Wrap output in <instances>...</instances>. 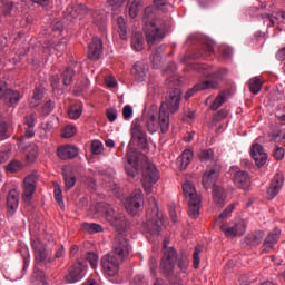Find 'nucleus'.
Wrapping results in <instances>:
<instances>
[{
  "label": "nucleus",
  "instance_id": "nucleus-1",
  "mask_svg": "<svg viewBox=\"0 0 285 285\" xmlns=\"http://www.w3.org/2000/svg\"><path fill=\"white\" fill-rule=\"evenodd\" d=\"M98 206L101 213H104L106 222L118 232V235H116L114 239L110 254L121 259V262L128 259V255H130V244L128 243V238L124 235V232L128 230L129 226L126 216L115 212V208L107 203H100Z\"/></svg>",
  "mask_w": 285,
  "mask_h": 285
},
{
  "label": "nucleus",
  "instance_id": "nucleus-2",
  "mask_svg": "<svg viewBox=\"0 0 285 285\" xmlns=\"http://www.w3.org/2000/svg\"><path fill=\"white\" fill-rule=\"evenodd\" d=\"M180 101L181 89L175 88L169 92V96L167 97L166 101L160 105L158 120L155 114H148L146 126L150 135H155V132L159 130V126L163 135H166V132L170 130V115L168 114V110L171 114L177 112V110H179Z\"/></svg>",
  "mask_w": 285,
  "mask_h": 285
},
{
  "label": "nucleus",
  "instance_id": "nucleus-3",
  "mask_svg": "<svg viewBox=\"0 0 285 285\" xmlns=\"http://www.w3.org/2000/svg\"><path fill=\"white\" fill-rule=\"evenodd\" d=\"M153 13V8L147 7L145 9V17H144V32L146 37V42L149 48L153 46H157V43H161L164 39H166V21L161 18H155L148 22V17Z\"/></svg>",
  "mask_w": 285,
  "mask_h": 285
},
{
  "label": "nucleus",
  "instance_id": "nucleus-4",
  "mask_svg": "<svg viewBox=\"0 0 285 285\" xmlns=\"http://www.w3.org/2000/svg\"><path fill=\"white\" fill-rule=\"evenodd\" d=\"M183 193L188 202L189 217H191V219H197V217H199V210L202 208V196L198 195L195 185H193V183L188 180L185 181L183 185Z\"/></svg>",
  "mask_w": 285,
  "mask_h": 285
},
{
  "label": "nucleus",
  "instance_id": "nucleus-5",
  "mask_svg": "<svg viewBox=\"0 0 285 285\" xmlns=\"http://www.w3.org/2000/svg\"><path fill=\"white\" fill-rule=\"evenodd\" d=\"M175 259H177V252L173 248L166 249L160 264L163 275L169 277L173 285H184L181 279L175 282V277H173L175 275Z\"/></svg>",
  "mask_w": 285,
  "mask_h": 285
},
{
  "label": "nucleus",
  "instance_id": "nucleus-6",
  "mask_svg": "<svg viewBox=\"0 0 285 285\" xmlns=\"http://www.w3.org/2000/svg\"><path fill=\"white\" fill-rule=\"evenodd\" d=\"M141 181L145 193L150 195L153 193V186L159 181V169H157L155 164L148 163L145 165Z\"/></svg>",
  "mask_w": 285,
  "mask_h": 285
},
{
  "label": "nucleus",
  "instance_id": "nucleus-7",
  "mask_svg": "<svg viewBox=\"0 0 285 285\" xmlns=\"http://www.w3.org/2000/svg\"><path fill=\"white\" fill-rule=\"evenodd\" d=\"M155 207L153 209L154 218L144 223L142 228L145 233L149 235L157 236L161 233V225L164 224V214L159 213V208H157V200L153 198Z\"/></svg>",
  "mask_w": 285,
  "mask_h": 285
},
{
  "label": "nucleus",
  "instance_id": "nucleus-8",
  "mask_svg": "<svg viewBox=\"0 0 285 285\" xmlns=\"http://www.w3.org/2000/svg\"><path fill=\"white\" fill-rule=\"evenodd\" d=\"M220 230L225 237H242L246 233V222L244 218H235L229 224L220 225Z\"/></svg>",
  "mask_w": 285,
  "mask_h": 285
},
{
  "label": "nucleus",
  "instance_id": "nucleus-9",
  "mask_svg": "<svg viewBox=\"0 0 285 285\" xmlns=\"http://www.w3.org/2000/svg\"><path fill=\"white\" fill-rule=\"evenodd\" d=\"M121 258L117 257L115 254H107L101 258V266L105 275L109 277H115L119 273V266L121 264Z\"/></svg>",
  "mask_w": 285,
  "mask_h": 285
},
{
  "label": "nucleus",
  "instance_id": "nucleus-10",
  "mask_svg": "<svg viewBox=\"0 0 285 285\" xmlns=\"http://www.w3.org/2000/svg\"><path fill=\"white\" fill-rule=\"evenodd\" d=\"M144 205V191L135 189L125 202V208L129 215H137Z\"/></svg>",
  "mask_w": 285,
  "mask_h": 285
},
{
  "label": "nucleus",
  "instance_id": "nucleus-11",
  "mask_svg": "<svg viewBox=\"0 0 285 285\" xmlns=\"http://www.w3.org/2000/svg\"><path fill=\"white\" fill-rule=\"evenodd\" d=\"M86 276V265L81 262H76L69 273L66 275L65 279L67 284H77V282H81Z\"/></svg>",
  "mask_w": 285,
  "mask_h": 285
},
{
  "label": "nucleus",
  "instance_id": "nucleus-12",
  "mask_svg": "<svg viewBox=\"0 0 285 285\" xmlns=\"http://www.w3.org/2000/svg\"><path fill=\"white\" fill-rule=\"evenodd\" d=\"M37 180L38 177L36 174H30L24 178L22 199L27 204H30V202H32V196L35 195V190H37Z\"/></svg>",
  "mask_w": 285,
  "mask_h": 285
},
{
  "label": "nucleus",
  "instance_id": "nucleus-13",
  "mask_svg": "<svg viewBox=\"0 0 285 285\" xmlns=\"http://www.w3.org/2000/svg\"><path fill=\"white\" fill-rule=\"evenodd\" d=\"M250 155L258 168H262V166L268 161V154H266L264 147L259 144H254L252 146Z\"/></svg>",
  "mask_w": 285,
  "mask_h": 285
},
{
  "label": "nucleus",
  "instance_id": "nucleus-14",
  "mask_svg": "<svg viewBox=\"0 0 285 285\" xmlns=\"http://www.w3.org/2000/svg\"><path fill=\"white\" fill-rule=\"evenodd\" d=\"M284 174H276L271 181V186L267 189V198L275 199L279 195V190L284 187Z\"/></svg>",
  "mask_w": 285,
  "mask_h": 285
},
{
  "label": "nucleus",
  "instance_id": "nucleus-15",
  "mask_svg": "<svg viewBox=\"0 0 285 285\" xmlns=\"http://www.w3.org/2000/svg\"><path fill=\"white\" fill-rule=\"evenodd\" d=\"M131 137L136 141H138V145L140 148H147L148 147V135L144 130V127L140 124H134L131 127Z\"/></svg>",
  "mask_w": 285,
  "mask_h": 285
},
{
  "label": "nucleus",
  "instance_id": "nucleus-16",
  "mask_svg": "<svg viewBox=\"0 0 285 285\" xmlns=\"http://www.w3.org/2000/svg\"><path fill=\"white\" fill-rule=\"evenodd\" d=\"M104 53V42L95 37L92 41L89 43L88 57L92 61H97L101 59V55Z\"/></svg>",
  "mask_w": 285,
  "mask_h": 285
},
{
  "label": "nucleus",
  "instance_id": "nucleus-17",
  "mask_svg": "<svg viewBox=\"0 0 285 285\" xmlns=\"http://www.w3.org/2000/svg\"><path fill=\"white\" fill-rule=\"evenodd\" d=\"M126 173L129 177H137L139 175V160L137 159V154L135 151L127 153Z\"/></svg>",
  "mask_w": 285,
  "mask_h": 285
},
{
  "label": "nucleus",
  "instance_id": "nucleus-18",
  "mask_svg": "<svg viewBox=\"0 0 285 285\" xmlns=\"http://www.w3.org/2000/svg\"><path fill=\"white\" fill-rule=\"evenodd\" d=\"M31 246L35 252L36 262H46L48 259V252L46 250V245L42 244L41 239L35 238L31 240Z\"/></svg>",
  "mask_w": 285,
  "mask_h": 285
},
{
  "label": "nucleus",
  "instance_id": "nucleus-19",
  "mask_svg": "<svg viewBox=\"0 0 285 285\" xmlns=\"http://www.w3.org/2000/svg\"><path fill=\"white\" fill-rule=\"evenodd\" d=\"M66 14L71 19H83L88 14V8L83 4L75 3L67 8Z\"/></svg>",
  "mask_w": 285,
  "mask_h": 285
},
{
  "label": "nucleus",
  "instance_id": "nucleus-20",
  "mask_svg": "<svg viewBox=\"0 0 285 285\" xmlns=\"http://www.w3.org/2000/svg\"><path fill=\"white\" fill-rule=\"evenodd\" d=\"M234 184L242 190H248V188H250V176L244 170L236 171L234 175Z\"/></svg>",
  "mask_w": 285,
  "mask_h": 285
},
{
  "label": "nucleus",
  "instance_id": "nucleus-21",
  "mask_svg": "<svg viewBox=\"0 0 285 285\" xmlns=\"http://www.w3.org/2000/svg\"><path fill=\"white\" fill-rule=\"evenodd\" d=\"M57 155L59 159H75L79 155V149L72 145L60 146L57 149Z\"/></svg>",
  "mask_w": 285,
  "mask_h": 285
},
{
  "label": "nucleus",
  "instance_id": "nucleus-22",
  "mask_svg": "<svg viewBox=\"0 0 285 285\" xmlns=\"http://www.w3.org/2000/svg\"><path fill=\"white\" fill-rule=\"evenodd\" d=\"M281 233L279 229L275 228L266 236L263 244V253H271L273 250V246L279 242Z\"/></svg>",
  "mask_w": 285,
  "mask_h": 285
},
{
  "label": "nucleus",
  "instance_id": "nucleus-23",
  "mask_svg": "<svg viewBox=\"0 0 285 285\" xmlns=\"http://www.w3.org/2000/svg\"><path fill=\"white\" fill-rule=\"evenodd\" d=\"M131 75L138 83L146 81V75H148V66L144 62H136L131 69Z\"/></svg>",
  "mask_w": 285,
  "mask_h": 285
},
{
  "label": "nucleus",
  "instance_id": "nucleus-24",
  "mask_svg": "<svg viewBox=\"0 0 285 285\" xmlns=\"http://www.w3.org/2000/svg\"><path fill=\"white\" fill-rule=\"evenodd\" d=\"M7 208L9 215H14L17 208H19V191L12 189L9 191L7 197Z\"/></svg>",
  "mask_w": 285,
  "mask_h": 285
},
{
  "label": "nucleus",
  "instance_id": "nucleus-25",
  "mask_svg": "<svg viewBox=\"0 0 285 285\" xmlns=\"http://www.w3.org/2000/svg\"><path fill=\"white\" fill-rule=\"evenodd\" d=\"M217 177L219 174L215 169H208L203 175L202 185L203 187L208 190V188H213L215 186V181H217Z\"/></svg>",
  "mask_w": 285,
  "mask_h": 285
},
{
  "label": "nucleus",
  "instance_id": "nucleus-26",
  "mask_svg": "<svg viewBox=\"0 0 285 285\" xmlns=\"http://www.w3.org/2000/svg\"><path fill=\"white\" fill-rule=\"evenodd\" d=\"M193 157H195L193 150L185 149L183 151V154L177 158V164L179 165L181 170H186V168H188L190 161H193Z\"/></svg>",
  "mask_w": 285,
  "mask_h": 285
},
{
  "label": "nucleus",
  "instance_id": "nucleus-27",
  "mask_svg": "<svg viewBox=\"0 0 285 285\" xmlns=\"http://www.w3.org/2000/svg\"><path fill=\"white\" fill-rule=\"evenodd\" d=\"M213 197L215 205L218 208H224V204H226V193L224 189L219 186H214L213 188Z\"/></svg>",
  "mask_w": 285,
  "mask_h": 285
},
{
  "label": "nucleus",
  "instance_id": "nucleus-28",
  "mask_svg": "<svg viewBox=\"0 0 285 285\" xmlns=\"http://www.w3.org/2000/svg\"><path fill=\"white\" fill-rule=\"evenodd\" d=\"M23 98V95L18 90L7 89L4 94V99L9 106H17L19 101Z\"/></svg>",
  "mask_w": 285,
  "mask_h": 285
},
{
  "label": "nucleus",
  "instance_id": "nucleus-29",
  "mask_svg": "<svg viewBox=\"0 0 285 285\" xmlns=\"http://www.w3.org/2000/svg\"><path fill=\"white\" fill-rule=\"evenodd\" d=\"M263 239H264V232L258 230V232H253L248 234L245 238V243L248 244L249 246H259Z\"/></svg>",
  "mask_w": 285,
  "mask_h": 285
},
{
  "label": "nucleus",
  "instance_id": "nucleus-30",
  "mask_svg": "<svg viewBox=\"0 0 285 285\" xmlns=\"http://www.w3.org/2000/svg\"><path fill=\"white\" fill-rule=\"evenodd\" d=\"M219 82L217 80H203L194 86V90H217Z\"/></svg>",
  "mask_w": 285,
  "mask_h": 285
},
{
  "label": "nucleus",
  "instance_id": "nucleus-31",
  "mask_svg": "<svg viewBox=\"0 0 285 285\" xmlns=\"http://www.w3.org/2000/svg\"><path fill=\"white\" fill-rule=\"evenodd\" d=\"M83 112V105L81 102L71 105L67 109V115L69 119H79Z\"/></svg>",
  "mask_w": 285,
  "mask_h": 285
},
{
  "label": "nucleus",
  "instance_id": "nucleus-32",
  "mask_svg": "<svg viewBox=\"0 0 285 285\" xmlns=\"http://www.w3.org/2000/svg\"><path fill=\"white\" fill-rule=\"evenodd\" d=\"M82 230L88 233L89 235H95L97 233H104V226L97 223H82L81 225Z\"/></svg>",
  "mask_w": 285,
  "mask_h": 285
},
{
  "label": "nucleus",
  "instance_id": "nucleus-33",
  "mask_svg": "<svg viewBox=\"0 0 285 285\" xmlns=\"http://www.w3.org/2000/svg\"><path fill=\"white\" fill-rule=\"evenodd\" d=\"M131 48L136 50V52H141L144 50V33L136 32L131 38Z\"/></svg>",
  "mask_w": 285,
  "mask_h": 285
},
{
  "label": "nucleus",
  "instance_id": "nucleus-34",
  "mask_svg": "<svg viewBox=\"0 0 285 285\" xmlns=\"http://www.w3.org/2000/svg\"><path fill=\"white\" fill-rule=\"evenodd\" d=\"M235 210V205H229L227 206L222 214L218 215V217L216 218V224L224 226L225 222L228 220V217H230V213H233Z\"/></svg>",
  "mask_w": 285,
  "mask_h": 285
},
{
  "label": "nucleus",
  "instance_id": "nucleus-35",
  "mask_svg": "<svg viewBox=\"0 0 285 285\" xmlns=\"http://www.w3.org/2000/svg\"><path fill=\"white\" fill-rule=\"evenodd\" d=\"M53 197L58 204V206H60L61 210H63L66 208V204L63 203V191L61 190V186H59V184L55 183L53 184Z\"/></svg>",
  "mask_w": 285,
  "mask_h": 285
},
{
  "label": "nucleus",
  "instance_id": "nucleus-36",
  "mask_svg": "<svg viewBox=\"0 0 285 285\" xmlns=\"http://www.w3.org/2000/svg\"><path fill=\"white\" fill-rule=\"evenodd\" d=\"M41 99H43V90H41V88L37 87L33 90V95L29 101L30 108H37V106H39V104H41Z\"/></svg>",
  "mask_w": 285,
  "mask_h": 285
},
{
  "label": "nucleus",
  "instance_id": "nucleus-37",
  "mask_svg": "<svg viewBox=\"0 0 285 285\" xmlns=\"http://www.w3.org/2000/svg\"><path fill=\"white\" fill-rule=\"evenodd\" d=\"M227 72L228 71H226V69H218L213 73L203 72V75L204 77H209L210 79H213V81H217V83H219V81H224Z\"/></svg>",
  "mask_w": 285,
  "mask_h": 285
},
{
  "label": "nucleus",
  "instance_id": "nucleus-38",
  "mask_svg": "<svg viewBox=\"0 0 285 285\" xmlns=\"http://www.w3.org/2000/svg\"><path fill=\"white\" fill-rule=\"evenodd\" d=\"M118 32L120 36V39L127 40L128 39V29L126 28V20L124 17L118 18Z\"/></svg>",
  "mask_w": 285,
  "mask_h": 285
},
{
  "label": "nucleus",
  "instance_id": "nucleus-39",
  "mask_svg": "<svg viewBox=\"0 0 285 285\" xmlns=\"http://www.w3.org/2000/svg\"><path fill=\"white\" fill-rule=\"evenodd\" d=\"M39 155V148L37 147V145L31 144L27 147V160L29 163L35 161V159H37Z\"/></svg>",
  "mask_w": 285,
  "mask_h": 285
},
{
  "label": "nucleus",
  "instance_id": "nucleus-40",
  "mask_svg": "<svg viewBox=\"0 0 285 285\" xmlns=\"http://www.w3.org/2000/svg\"><path fill=\"white\" fill-rule=\"evenodd\" d=\"M154 6L157 10H161L163 12L173 10V4H170L168 0H154Z\"/></svg>",
  "mask_w": 285,
  "mask_h": 285
},
{
  "label": "nucleus",
  "instance_id": "nucleus-41",
  "mask_svg": "<svg viewBox=\"0 0 285 285\" xmlns=\"http://www.w3.org/2000/svg\"><path fill=\"white\" fill-rule=\"evenodd\" d=\"M249 90L253 92V95H258V92L262 90V80L259 78L255 77L249 80Z\"/></svg>",
  "mask_w": 285,
  "mask_h": 285
},
{
  "label": "nucleus",
  "instance_id": "nucleus-42",
  "mask_svg": "<svg viewBox=\"0 0 285 285\" xmlns=\"http://www.w3.org/2000/svg\"><path fill=\"white\" fill-rule=\"evenodd\" d=\"M141 1L142 0H134L129 7V17L135 19L137 14H139V10H141Z\"/></svg>",
  "mask_w": 285,
  "mask_h": 285
},
{
  "label": "nucleus",
  "instance_id": "nucleus-43",
  "mask_svg": "<svg viewBox=\"0 0 285 285\" xmlns=\"http://www.w3.org/2000/svg\"><path fill=\"white\" fill-rule=\"evenodd\" d=\"M75 77V70L68 68L62 72V83L63 86H70L72 83V78Z\"/></svg>",
  "mask_w": 285,
  "mask_h": 285
},
{
  "label": "nucleus",
  "instance_id": "nucleus-44",
  "mask_svg": "<svg viewBox=\"0 0 285 285\" xmlns=\"http://www.w3.org/2000/svg\"><path fill=\"white\" fill-rule=\"evenodd\" d=\"M32 137H35V129L33 127H28L26 129L24 136L18 139V147L23 148V142L26 139H32Z\"/></svg>",
  "mask_w": 285,
  "mask_h": 285
},
{
  "label": "nucleus",
  "instance_id": "nucleus-45",
  "mask_svg": "<svg viewBox=\"0 0 285 285\" xmlns=\"http://www.w3.org/2000/svg\"><path fill=\"white\" fill-rule=\"evenodd\" d=\"M200 161H213V158L215 157V153L213 149H204L198 155Z\"/></svg>",
  "mask_w": 285,
  "mask_h": 285
},
{
  "label": "nucleus",
  "instance_id": "nucleus-46",
  "mask_svg": "<svg viewBox=\"0 0 285 285\" xmlns=\"http://www.w3.org/2000/svg\"><path fill=\"white\" fill-rule=\"evenodd\" d=\"M76 134H77V128H75V126L72 125H68L63 128L61 132V137L63 139H70L71 137H75Z\"/></svg>",
  "mask_w": 285,
  "mask_h": 285
},
{
  "label": "nucleus",
  "instance_id": "nucleus-47",
  "mask_svg": "<svg viewBox=\"0 0 285 285\" xmlns=\"http://www.w3.org/2000/svg\"><path fill=\"white\" fill-rule=\"evenodd\" d=\"M226 102V95L219 94L212 104V110H218Z\"/></svg>",
  "mask_w": 285,
  "mask_h": 285
},
{
  "label": "nucleus",
  "instance_id": "nucleus-48",
  "mask_svg": "<svg viewBox=\"0 0 285 285\" xmlns=\"http://www.w3.org/2000/svg\"><path fill=\"white\" fill-rule=\"evenodd\" d=\"M125 2L126 0H107V8H109V10L112 12H117V10H119Z\"/></svg>",
  "mask_w": 285,
  "mask_h": 285
},
{
  "label": "nucleus",
  "instance_id": "nucleus-49",
  "mask_svg": "<svg viewBox=\"0 0 285 285\" xmlns=\"http://www.w3.org/2000/svg\"><path fill=\"white\" fill-rule=\"evenodd\" d=\"M86 259L89 262L91 268H97L99 264V256L95 252L87 253Z\"/></svg>",
  "mask_w": 285,
  "mask_h": 285
},
{
  "label": "nucleus",
  "instance_id": "nucleus-50",
  "mask_svg": "<svg viewBox=\"0 0 285 285\" xmlns=\"http://www.w3.org/2000/svg\"><path fill=\"white\" fill-rule=\"evenodd\" d=\"M63 179H65V190H70L71 188H75V184H77V178H75V176L65 174Z\"/></svg>",
  "mask_w": 285,
  "mask_h": 285
},
{
  "label": "nucleus",
  "instance_id": "nucleus-51",
  "mask_svg": "<svg viewBox=\"0 0 285 285\" xmlns=\"http://www.w3.org/2000/svg\"><path fill=\"white\" fill-rule=\"evenodd\" d=\"M91 153L94 155H101V153H104V144L99 140H94L91 142Z\"/></svg>",
  "mask_w": 285,
  "mask_h": 285
},
{
  "label": "nucleus",
  "instance_id": "nucleus-52",
  "mask_svg": "<svg viewBox=\"0 0 285 285\" xmlns=\"http://www.w3.org/2000/svg\"><path fill=\"white\" fill-rule=\"evenodd\" d=\"M189 264L190 261L188 259V256H181L178 259V268H180L181 273H186V271H188Z\"/></svg>",
  "mask_w": 285,
  "mask_h": 285
},
{
  "label": "nucleus",
  "instance_id": "nucleus-53",
  "mask_svg": "<svg viewBox=\"0 0 285 285\" xmlns=\"http://www.w3.org/2000/svg\"><path fill=\"white\" fill-rule=\"evenodd\" d=\"M262 19L265 26H267L268 28H273V26H275V18L273 14L271 16L268 13H264L262 14Z\"/></svg>",
  "mask_w": 285,
  "mask_h": 285
},
{
  "label": "nucleus",
  "instance_id": "nucleus-54",
  "mask_svg": "<svg viewBox=\"0 0 285 285\" xmlns=\"http://www.w3.org/2000/svg\"><path fill=\"white\" fill-rule=\"evenodd\" d=\"M199 253H202V249L199 247H196L193 254V267L196 269L199 268V263H200Z\"/></svg>",
  "mask_w": 285,
  "mask_h": 285
},
{
  "label": "nucleus",
  "instance_id": "nucleus-55",
  "mask_svg": "<svg viewBox=\"0 0 285 285\" xmlns=\"http://www.w3.org/2000/svg\"><path fill=\"white\" fill-rule=\"evenodd\" d=\"M7 130H8V125L6 124V121L1 119V116H0V140L1 141H3L4 139H8V136H6Z\"/></svg>",
  "mask_w": 285,
  "mask_h": 285
},
{
  "label": "nucleus",
  "instance_id": "nucleus-56",
  "mask_svg": "<svg viewBox=\"0 0 285 285\" xmlns=\"http://www.w3.org/2000/svg\"><path fill=\"white\" fill-rule=\"evenodd\" d=\"M53 109H55V104L52 102V100H48V101L45 102L43 106H42V112H43L45 115H50Z\"/></svg>",
  "mask_w": 285,
  "mask_h": 285
},
{
  "label": "nucleus",
  "instance_id": "nucleus-57",
  "mask_svg": "<svg viewBox=\"0 0 285 285\" xmlns=\"http://www.w3.org/2000/svg\"><path fill=\"white\" fill-rule=\"evenodd\" d=\"M7 170H9L10 173H17L21 170V164L19 161H11L8 164Z\"/></svg>",
  "mask_w": 285,
  "mask_h": 285
},
{
  "label": "nucleus",
  "instance_id": "nucleus-58",
  "mask_svg": "<svg viewBox=\"0 0 285 285\" xmlns=\"http://www.w3.org/2000/svg\"><path fill=\"white\" fill-rule=\"evenodd\" d=\"M150 59L154 68H159L161 66V56L159 53H154Z\"/></svg>",
  "mask_w": 285,
  "mask_h": 285
},
{
  "label": "nucleus",
  "instance_id": "nucleus-59",
  "mask_svg": "<svg viewBox=\"0 0 285 285\" xmlns=\"http://www.w3.org/2000/svg\"><path fill=\"white\" fill-rule=\"evenodd\" d=\"M0 12L1 14H4V16L10 14V12H12V3L11 2L3 3L0 7Z\"/></svg>",
  "mask_w": 285,
  "mask_h": 285
},
{
  "label": "nucleus",
  "instance_id": "nucleus-60",
  "mask_svg": "<svg viewBox=\"0 0 285 285\" xmlns=\"http://www.w3.org/2000/svg\"><path fill=\"white\" fill-rule=\"evenodd\" d=\"M274 16L275 23H285V11H278Z\"/></svg>",
  "mask_w": 285,
  "mask_h": 285
},
{
  "label": "nucleus",
  "instance_id": "nucleus-61",
  "mask_svg": "<svg viewBox=\"0 0 285 285\" xmlns=\"http://www.w3.org/2000/svg\"><path fill=\"white\" fill-rule=\"evenodd\" d=\"M107 119L112 124L117 119L118 112L115 108H110L107 110Z\"/></svg>",
  "mask_w": 285,
  "mask_h": 285
},
{
  "label": "nucleus",
  "instance_id": "nucleus-62",
  "mask_svg": "<svg viewBox=\"0 0 285 285\" xmlns=\"http://www.w3.org/2000/svg\"><path fill=\"white\" fill-rule=\"evenodd\" d=\"M284 155H285V150L282 147L276 148L274 151V158L277 161H282V159H284Z\"/></svg>",
  "mask_w": 285,
  "mask_h": 285
},
{
  "label": "nucleus",
  "instance_id": "nucleus-63",
  "mask_svg": "<svg viewBox=\"0 0 285 285\" xmlns=\"http://www.w3.org/2000/svg\"><path fill=\"white\" fill-rule=\"evenodd\" d=\"M124 119H130L132 117V107L130 105H126L122 109Z\"/></svg>",
  "mask_w": 285,
  "mask_h": 285
},
{
  "label": "nucleus",
  "instance_id": "nucleus-64",
  "mask_svg": "<svg viewBox=\"0 0 285 285\" xmlns=\"http://www.w3.org/2000/svg\"><path fill=\"white\" fill-rule=\"evenodd\" d=\"M67 46H68V45H66V42H58V43L55 46L53 50H56V52H57L58 55H61V53L66 52Z\"/></svg>",
  "mask_w": 285,
  "mask_h": 285
}]
</instances>
